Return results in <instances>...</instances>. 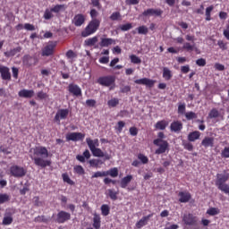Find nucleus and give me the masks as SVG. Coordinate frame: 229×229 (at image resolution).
Masks as SVG:
<instances>
[{
	"label": "nucleus",
	"instance_id": "nucleus-20",
	"mask_svg": "<svg viewBox=\"0 0 229 229\" xmlns=\"http://www.w3.org/2000/svg\"><path fill=\"white\" fill-rule=\"evenodd\" d=\"M19 98H25L26 99H30L35 96V91L33 89H21L18 92Z\"/></svg>",
	"mask_w": 229,
	"mask_h": 229
},
{
	"label": "nucleus",
	"instance_id": "nucleus-7",
	"mask_svg": "<svg viewBox=\"0 0 229 229\" xmlns=\"http://www.w3.org/2000/svg\"><path fill=\"white\" fill-rule=\"evenodd\" d=\"M182 223L185 226H198V216L192 213H185L182 216Z\"/></svg>",
	"mask_w": 229,
	"mask_h": 229
},
{
	"label": "nucleus",
	"instance_id": "nucleus-62",
	"mask_svg": "<svg viewBox=\"0 0 229 229\" xmlns=\"http://www.w3.org/2000/svg\"><path fill=\"white\" fill-rule=\"evenodd\" d=\"M76 56H78V55H77L76 53H74V51H72V50H68V51L66 52V58H68V59L76 58Z\"/></svg>",
	"mask_w": 229,
	"mask_h": 229
},
{
	"label": "nucleus",
	"instance_id": "nucleus-12",
	"mask_svg": "<svg viewBox=\"0 0 229 229\" xmlns=\"http://www.w3.org/2000/svg\"><path fill=\"white\" fill-rule=\"evenodd\" d=\"M0 74L2 80L4 81H12V73L10 72V68H8V66H0Z\"/></svg>",
	"mask_w": 229,
	"mask_h": 229
},
{
	"label": "nucleus",
	"instance_id": "nucleus-59",
	"mask_svg": "<svg viewBox=\"0 0 229 229\" xmlns=\"http://www.w3.org/2000/svg\"><path fill=\"white\" fill-rule=\"evenodd\" d=\"M33 203L35 207H42V205H44V203L40 201V198L38 196L33 198Z\"/></svg>",
	"mask_w": 229,
	"mask_h": 229
},
{
	"label": "nucleus",
	"instance_id": "nucleus-47",
	"mask_svg": "<svg viewBox=\"0 0 229 229\" xmlns=\"http://www.w3.org/2000/svg\"><path fill=\"white\" fill-rule=\"evenodd\" d=\"M131 28H133V25L131 23H125L119 26V30H121V31H130Z\"/></svg>",
	"mask_w": 229,
	"mask_h": 229
},
{
	"label": "nucleus",
	"instance_id": "nucleus-56",
	"mask_svg": "<svg viewBox=\"0 0 229 229\" xmlns=\"http://www.w3.org/2000/svg\"><path fill=\"white\" fill-rule=\"evenodd\" d=\"M124 126H126V123H124L123 121H119L117 123V127L115 128V130H117L118 133H121Z\"/></svg>",
	"mask_w": 229,
	"mask_h": 229
},
{
	"label": "nucleus",
	"instance_id": "nucleus-33",
	"mask_svg": "<svg viewBox=\"0 0 229 229\" xmlns=\"http://www.w3.org/2000/svg\"><path fill=\"white\" fill-rule=\"evenodd\" d=\"M89 163L90 167H95L96 169L101 167V165L105 164L101 159H90Z\"/></svg>",
	"mask_w": 229,
	"mask_h": 229
},
{
	"label": "nucleus",
	"instance_id": "nucleus-23",
	"mask_svg": "<svg viewBox=\"0 0 229 229\" xmlns=\"http://www.w3.org/2000/svg\"><path fill=\"white\" fill-rule=\"evenodd\" d=\"M86 142L90 151L95 149V148H99V140L98 139L92 140L90 138H87Z\"/></svg>",
	"mask_w": 229,
	"mask_h": 229
},
{
	"label": "nucleus",
	"instance_id": "nucleus-11",
	"mask_svg": "<svg viewBox=\"0 0 229 229\" xmlns=\"http://www.w3.org/2000/svg\"><path fill=\"white\" fill-rule=\"evenodd\" d=\"M56 47V43L50 42L48 43L41 52L42 56H52L55 55V48Z\"/></svg>",
	"mask_w": 229,
	"mask_h": 229
},
{
	"label": "nucleus",
	"instance_id": "nucleus-30",
	"mask_svg": "<svg viewBox=\"0 0 229 229\" xmlns=\"http://www.w3.org/2000/svg\"><path fill=\"white\" fill-rule=\"evenodd\" d=\"M182 49L187 51L188 53H192V51H198V47H196V44L191 45L189 42H186L182 46Z\"/></svg>",
	"mask_w": 229,
	"mask_h": 229
},
{
	"label": "nucleus",
	"instance_id": "nucleus-61",
	"mask_svg": "<svg viewBox=\"0 0 229 229\" xmlns=\"http://www.w3.org/2000/svg\"><path fill=\"white\" fill-rule=\"evenodd\" d=\"M196 64L199 65V67H205L207 65V60L199 58L196 61Z\"/></svg>",
	"mask_w": 229,
	"mask_h": 229
},
{
	"label": "nucleus",
	"instance_id": "nucleus-27",
	"mask_svg": "<svg viewBox=\"0 0 229 229\" xmlns=\"http://www.w3.org/2000/svg\"><path fill=\"white\" fill-rule=\"evenodd\" d=\"M13 223V216H12V214L6 213L3 218L2 225L4 226H10Z\"/></svg>",
	"mask_w": 229,
	"mask_h": 229
},
{
	"label": "nucleus",
	"instance_id": "nucleus-17",
	"mask_svg": "<svg viewBox=\"0 0 229 229\" xmlns=\"http://www.w3.org/2000/svg\"><path fill=\"white\" fill-rule=\"evenodd\" d=\"M116 41L111 38H101L99 46L100 47H109V46H115Z\"/></svg>",
	"mask_w": 229,
	"mask_h": 229
},
{
	"label": "nucleus",
	"instance_id": "nucleus-34",
	"mask_svg": "<svg viewBox=\"0 0 229 229\" xmlns=\"http://www.w3.org/2000/svg\"><path fill=\"white\" fill-rule=\"evenodd\" d=\"M163 78L165 80V81H169L173 78V72L169 68L164 67L163 68Z\"/></svg>",
	"mask_w": 229,
	"mask_h": 229
},
{
	"label": "nucleus",
	"instance_id": "nucleus-16",
	"mask_svg": "<svg viewBox=\"0 0 229 229\" xmlns=\"http://www.w3.org/2000/svg\"><path fill=\"white\" fill-rule=\"evenodd\" d=\"M72 22L77 28H80V26H83V24H85V15H83L81 13L76 14L73 17Z\"/></svg>",
	"mask_w": 229,
	"mask_h": 229
},
{
	"label": "nucleus",
	"instance_id": "nucleus-8",
	"mask_svg": "<svg viewBox=\"0 0 229 229\" xmlns=\"http://www.w3.org/2000/svg\"><path fill=\"white\" fill-rule=\"evenodd\" d=\"M54 221L58 225H64V223H67V221H71V213L61 210L55 215Z\"/></svg>",
	"mask_w": 229,
	"mask_h": 229
},
{
	"label": "nucleus",
	"instance_id": "nucleus-3",
	"mask_svg": "<svg viewBox=\"0 0 229 229\" xmlns=\"http://www.w3.org/2000/svg\"><path fill=\"white\" fill-rule=\"evenodd\" d=\"M65 10H67V5L65 4H56L52 8H47L45 10L43 18L45 21H49L51 19H53V17H55V15L53 13H60V12H65Z\"/></svg>",
	"mask_w": 229,
	"mask_h": 229
},
{
	"label": "nucleus",
	"instance_id": "nucleus-4",
	"mask_svg": "<svg viewBox=\"0 0 229 229\" xmlns=\"http://www.w3.org/2000/svg\"><path fill=\"white\" fill-rule=\"evenodd\" d=\"M153 144L158 147L155 151L156 155H164L165 151H169V142H167V140L156 139L154 140Z\"/></svg>",
	"mask_w": 229,
	"mask_h": 229
},
{
	"label": "nucleus",
	"instance_id": "nucleus-60",
	"mask_svg": "<svg viewBox=\"0 0 229 229\" xmlns=\"http://www.w3.org/2000/svg\"><path fill=\"white\" fill-rule=\"evenodd\" d=\"M89 15L91 17V21H94V19H98V16L99 15V13L97 12L96 9H91Z\"/></svg>",
	"mask_w": 229,
	"mask_h": 229
},
{
	"label": "nucleus",
	"instance_id": "nucleus-19",
	"mask_svg": "<svg viewBox=\"0 0 229 229\" xmlns=\"http://www.w3.org/2000/svg\"><path fill=\"white\" fill-rule=\"evenodd\" d=\"M180 203H189L192 195L189 191H181L178 194Z\"/></svg>",
	"mask_w": 229,
	"mask_h": 229
},
{
	"label": "nucleus",
	"instance_id": "nucleus-45",
	"mask_svg": "<svg viewBox=\"0 0 229 229\" xmlns=\"http://www.w3.org/2000/svg\"><path fill=\"white\" fill-rule=\"evenodd\" d=\"M209 119H216L219 117V111L216 108L211 109V111L208 114Z\"/></svg>",
	"mask_w": 229,
	"mask_h": 229
},
{
	"label": "nucleus",
	"instance_id": "nucleus-24",
	"mask_svg": "<svg viewBox=\"0 0 229 229\" xmlns=\"http://www.w3.org/2000/svg\"><path fill=\"white\" fill-rule=\"evenodd\" d=\"M201 146L204 148H214V138L205 137L201 141Z\"/></svg>",
	"mask_w": 229,
	"mask_h": 229
},
{
	"label": "nucleus",
	"instance_id": "nucleus-32",
	"mask_svg": "<svg viewBox=\"0 0 229 229\" xmlns=\"http://www.w3.org/2000/svg\"><path fill=\"white\" fill-rule=\"evenodd\" d=\"M98 36H94L93 38H89L84 41L85 46H88V47H92V46H96L98 41Z\"/></svg>",
	"mask_w": 229,
	"mask_h": 229
},
{
	"label": "nucleus",
	"instance_id": "nucleus-6",
	"mask_svg": "<svg viewBox=\"0 0 229 229\" xmlns=\"http://www.w3.org/2000/svg\"><path fill=\"white\" fill-rule=\"evenodd\" d=\"M26 173H28V170L22 166H19L17 165H13L10 167V174L14 178H24L26 176Z\"/></svg>",
	"mask_w": 229,
	"mask_h": 229
},
{
	"label": "nucleus",
	"instance_id": "nucleus-15",
	"mask_svg": "<svg viewBox=\"0 0 229 229\" xmlns=\"http://www.w3.org/2000/svg\"><path fill=\"white\" fill-rule=\"evenodd\" d=\"M134 83L136 85H146V87H149L150 89L155 86V81L148 78L138 79L134 81Z\"/></svg>",
	"mask_w": 229,
	"mask_h": 229
},
{
	"label": "nucleus",
	"instance_id": "nucleus-48",
	"mask_svg": "<svg viewBox=\"0 0 229 229\" xmlns=\"http://www.w3.org/2000/svg\"><path fill=\"white\" fill-rule=\"evenodd\" d=\"M130 60H131V64H142V60L136 55H131Z\"/></svg>",
	"mask_w": 229,
	"mask_h": 229
},
{
	"label": "nucleus",
	"instance_id": "nucleus-64",
	"mask_svg": "<svg viewBox=\"0 0 229 229\" xmlns=\"http://www.w3.org/2000/svg\"><path fill=\"white\" fill-rule=\"evenodd\" d=\"M37 97L38 99H46V98H47V93H44V91H38Z\"/></svg>",
	"mask_w": 229,
	"mask_h": 229
},
{
	"label": "nucleus",
	"instance_id": "nucleus-39",
	"mask_svg": "<svg viewBox=\"0 0 229 229\" xmlns=\"http://www.w3.org/2000/svg\"><path fill=\"white\" fill-rule=\"evenodd\" d=\"M137 31L139 35H148V33H149V29H148L145 25H142L137 28Z\"/></svg>",
	"mask_w": 229,
	"mask_h": 229
},
{
	"label": "nucleus",
	"instance_id": "nucleus-40",
	"mask_svg": "<svg viewBox=\"0 0 229 229\" xmlns=\"http://www.w3.org/2000/svg\"><path fill=\"white\" fill-rule=\"evenodd\" d=\"M102 216H108L110 214V207L106 204H103L100 208Z\"/></svg>",
	"mask_w": 229,
	"mask_h": 229
},
{
	"label": "nucleus",
	"instance_id": "nucleus-13",
	"mask_svg": "<svg viewBox=\"0 0 229 229\" xmlns=\"http://www.w3.org/2000/svg\"><path fill=\"white\" fill-rule=\"evenodd\" d=\"M67 89L70 94H72V96H75L76 98H80V96H81V88H80V86L77 84L71 83L68 85Z\"/></svg>",
	"mask_w": 229,
	"mask_h": 229
},
{
	"label": "nucleus",
	"instance_id": "nucleus-28",
	"mask_svg": "<svg viewBox=\"0 0 229 229\" xmlns=\"http://www.w3.org/2000/svg\"><path fill=\"white\" fill-rule=\"evenodd\" d=\"M199 137H201V132H199L198 131H194L188 134V140H189V142H195V140H198V139H199Z\"/></svg>",
	"mask_w": 229,
	"mask_h": 229
},
{
	"label": "nucleus",
	"instance_id": "nucleus-54",
	"mask_svg": "<svg viewBox=\"0 0 229 229\" xmlns=\"http://www.w3.org/2000/svg\"><path fill=\"white\" fill-rule=\"evenodd\" d=\"M217 46L222 49V51H226V49H228V43H225L223 40H218Z\"/></svg>",
	"mask_w": 229,
	"mask_h": 229
},
{
	"label": "nucleus",
	"instance_id": "nucleus-14",
	"mask_svg": "<svg viewBox=\"0 0 229 229\" xmlns=\"http://www.w3.org/2000/svg\"><path fill=\"white\" fill-rule=\"evenodd\" d=\"M69 115V109H59L55 116V123H58L60 124V121L62 119H67V116Z\"/></svg>",
	"mask_w": 229,
	"mask_h": 229
},
{
	"label": "nucleus",
	"instance_id": "nucleus-44",
	"mask_svg": "<svg viewBox=\"0 0 229 229\" xmlns=\"http://www.w3.org/2000/svg\"><path fill=\"white\" fill-rule=\"evenodd\" d=\"M107 105L109 108H115V106L119 105V98H112L111 100L107 101Z\"/></svg>",
	"mask_w": 229,
	"mask_h": 229
},
{
	"label": "nucleus",
	"instance_id": "nucleus-1",
	"mask_svg": "<svg viewBox=\"0 0 229 229\" xmlns=\"http://www.w3.org/2000/svg\"><path fill=\"white\" fill-rule=\"evenodd\" d=\"M32 151L33 154L30 156V158L33 160L35 165L42 169H46V167L51 165V160L46 159L49 158V150H47V148L39 146L33 148Z\"/></svg>",
	"mask_w": 229,
	"mask_h": 229
},
{
	"label": "nucleus",
	"instance_id": "nucleus-2",
	"mask_svg": "<svg viewBox=\"0 0 229 229\" xmlns=\"http://www.w3.org/2000/svg\"><path fill=\"white\" fill-rule=\"evenodd\" d=\"M99 26H101V20H91L85 27L84 30L81 31V37L87 38L90 37V35H94V33L99 30Z\"/></svg>",
	"mask_w": 229,
	"mask_h": 229
},
{
	"label": "nucleus",
	"instance_id": "nucleus-51",
	"mask_svg": "<svg viewBox=\"0 0 229 229\" xmlns=\"http://www.w3.org/2000/svg\"><path fill=\"white\" fill-rule=\"evenodd\" d=\"M104 176H106V171H98L94 173V174L91 176V179L94 180V178H103Z\"/></svg>",
	"mask_w": 229,
	"mask_h": 229
},
{
	"label": "nucleus",
	"instance_id": "nucleus-10",
	"mask_svg": "<svg viewBox=\"0 0 229 229\" xmlns=\"http://www.w3.org/2000/svg\"><path fill=\"white\" fill-rule=\"evenodd\" d=\"M83 139H85V134L81 132H69L66 134L67 142H70V140L78 142V140H83Z\"/></svg>",
	"mask_w": 229,
	"mask_h": 229
},
{
	"label": "nucleus",
	"instance_id": "nucleus-37",
	"mask_svg": "<svg viewBox=\"0 0 229 229\" xmlns=\"http://www.w3.org/2000/svg\"><path fill=\"white\" fill-rule=\"evenodd\" d=\"M73 173H75V174H79L80 176H83V174H85V169L81 165H76L73 167Z\"/></svg>",
	"mask_w": 229,
	"mask_h": 229
},
{
	"label": "nucleus",
	"instance_id": "nucleus-46",
	"mask_svg": "<svg viewBox=\"0 0 229 229\" xmlns=\"http://www.w3.org/2000/svg\"><path fill=\"white\" fill-rule=\"evenodd\" d=\"M109 19H110L111 21H121V20H122L121 13H120V12H114V13H113L110 15Z\"/></svg>",
	"mask_w": 229,
	"mask_h": 229
},
{
	"label": "nucleus",
	"instance_id": "nucleus-57",
	"mask_svg": "<svg viewBox=\"0 0 229 229\" xmlns=\"http://www.w3.org/2000/svg\"><path fill=\"white\" fill-rule=\"evenodd\" d=\"M129 133L131 137H137V135H139V129H137V127H131L129 129Z\"/></svg>",
	"mask_w": 229,
	"mask_h": 229
},
{
	"label": "nucleus",
	"instance_id": "nucleus-25",
	"mask_svg": "<svg viewBox=\"0 0 229 229\" xmlns=\"http://www.w3.org/2000/svg\"><path fill=\"white\" fill-rule=\"evenodd\" d=\"M21 51H22V47H17L15 48H12L11 50H9L7 52H4V55L7 58H10L12 56H15V55H17L18 53H21Z\"/></svg>",
	"mask_w": 229,
	"mask_h": 229
},
{
	"label": "nucleus",
	"instance_id": "nucleus-35",
	"mask_svg": "<svg viewBox=\"0 0 229 229\" xmlns=\"http://www.w3.org/2000/svg\"><path fill=\"white\" fill-rule=\"evenodd\" d=\"M131 180H133L132 175H127V176L123 177L121 181L122 189H126V187H128V183H130V182H131Z\"/></svg>",
	"mask_w": 229,
	"mask_h": 229
},
{
	"label": "nucleus",
	"instance_id": "nucleus-38",
	"mask_svg": "<svg viewBox=\"0 0 229 229\" xmlns=\"http://www.w3.org/2000/svg\"><path fill=\"white\" fill-rule=\"evenodd\" d=\"M117 194H119V192L115 191V190H113V189L107 190V195L109 196L110 199H112L113 201H115L117 199Z\"/></svg>",
	"mask_w": 229,
	"mask_h": 229
},
{
	"label": "nucleus",
	"instance_id": "nucleus-58",
	"mask_svg": "<svg viewBox=\"0 0 229 229\" xmlns=\"http://www.w3.org/2000/svg\"><path fill=\"white\" fill-rule=\"evenodd\" d=\"M221 157H222V158H229V147H225L221 151Z\"/></svg>",
	"mask_w": 229,
	"mask_h": 229
},
{
	"label": "nucleus",
	"instance_id": "nucleus-50",
	"mask_svg": "<svg viewBox=\"0 0 229 229\" xmlns=\"http://www.w3.org/2000/svg\"><path fill=\"white\" fill-rule=\"evenodd\" d=\"M184 114H185L187 121H192V119H197V117H198V114H196V113H194L192 111L185 113Z\"/></svg>",
	"mask_w": 229,
	"mask_h": 229
},
{
	"label": "nucleus",
	"instance_id": "nucleus-29",
	"mask_svg": "<svg viewBox=\"0 0 229 229\" xmlns=\"http://www.w3.org/2000/svg\"><path fill=\"white\" fill-rule=\"evenodd\" d=\"M167 126H169V122H167L165 120L158 121L155 124L156 130H161V131L165 130L167 128Z\"/></svg>",
	"mask_w": 229,
	"mask_h": 229
},
{
	"label": "nucleus",
	"instance_id": "nucleus-9",
	"mask_svg": "<svg viewBox=\"0 0 229 229\" xmlns=\"http://www.w3.org/2000/svg\"><path fill=\"white\" fill-rule=\"evenodd\" d=\"M162 9L148 8L142 13L143 17H162Z\"/></svg>",
	"mask_w": 229,
	"mask_h": 229
},
{
	"label": "nucleus",
	"instance_id": "nucleus-41",
	"mask_svg": "<svg viewBox=\"0 0 229 229\" xmlns=\"http://www.w3.org/2000/svg\"><path fill=\"white\" fill-rule=\"evenodd\" d=\"M10 195L6 193H0V205H3V203H7V201H10Z\"/></svg>",
	"mask_w": 229,
	"mask_h": 229
},
{
	"label": "nucleus",
	"instance_id": "nucleus-53",
	"mask_svg": "<svg viewBox=\"0 0 229 229\" xmlns=\"http://www.w3.org/2000/svg\"><path fill=\"white\" fill-rule=\"evenodd\" d=\"M36 223H48L49 219L46 216H38L35 218Z\"/></svg>",
	"mask_w": 229,
	"mask_h": 229
},
{
	"label": "nucleus",
	"instance_id": "nucleus-21",
	"mask_svg": "<svg viewBox=\"0 0 229 229\" xmlns=\"http://www.w3.org/2000/svg\"><path fill=\"white\" fill-rule=\"evenodd\" d=\"M170 130L171 131H174V133H178V131H182V130H183V123L180 121H174L170 124Z\"/></svg>",
	"mask_w": 229,
	"mask_h": 229
},
{
	"label": "nucleus",
	"instance_id": "nucleus-36",
	"mask_svg": "<svg viewBox=\"0 0 229 229\" xmlns=\"http://www.w3.org/2000/svg\"><path fill=\"white\" fill-rule=\"evenodd\" d=\"M106 176H111V178H117L119 176V169L117 167L111 168L106 171Z\"/></svg>",
	"mask_w": 229,
	"mask_h": 229
},
{
	"label": "nucleus",
	"instance_id": "nucleus-26",
	"mask_svg": "<svg viewBox=\"0 0 229 229\" xmlns=\"http://www.w3.org/2000/svg\"><path fill=\"white\" fill-rule=\"evenodd\" d=\"M93 228L100 229L101 228V216L98 213L93 215Z\"/></svg>",
	"mask_w": 229,
	"mask_h": 229
},
{
	"label": "nucleus",
	"instance_id": "nucleus-52",
	"mask_svg": "<svg viewBox=\"0 0 229 229\" xmlns=\"http://www.w3.org/2000/svg\"><path fill=\"white\" fill-rule=\"evenodd\" d=\"M138 158L143 165H146V164H148V162H149V159L148 158V157H146L142 153L138 154Z\"/></svg>",
	"mask_w": 229,
	"mask_h": 229
},
{
	"label": "nucleus",
	"instance_id": "nucleus-43",
	"mask_svg": "<svg viewBox=\"0 0 229 229\" xmlns=\"http://www.w3.org/2000/svg\"><path fill=\"white\" fill-rule=\"evenodd\" d=\"M221 211L219 210V208H209L207 210V214L208 216H217V214H219Z\"/></svg>",
	"mask_w": 229,
	"mask_h": 229
},
{
	"label": "nucleus",
	"instance_id": "nucleus-22",
	"mask_svg": "<svg viewBox=\"0 0 229 229\" xmlns=\"http://www.w3.org/2000/svg\"><path fill=\"white\" fill-rule=\"evenodd\" d=\"M152 216H153V214H149L146 216H143L140 221H138L136 223V228L140 229L143 226H146V225H148V221H149V219H151Z\"/></svg>",
	"mask_w": 229,
	"mask_h": 229
},
{
	"label": "nucleus",
	"instance_id": "nucleus-55",
	"mask_svg": "<svg viewBox=\"0 0 229 229\" xmlns=\"http://www.w3.org/2000/svg\"><path fill=\"white\" fill-rule=\"evenodd\" d=\"M185 109H186V106H185V103H180L178 105V114H180L181 115H183V114H185Z\"/></svg>",
	"mask_w": 229,
	"mask_h": 229
},
{
	"label": "nucleus",
	"instance_id": "nucleus-63",
	"mask_svg": "<svg viewBox=\"0 0 229 229\" xmlns=\"http://www.w3.org/2000/svg\"><path fill=\"white\" fill-rule=\"evenodd\" d=\"M87 106L94 107L96 106V100L95 99H88L86 100Z\"/></svg>",
	"mask_w": 229,
	"mask_h": 229
},
{
	"label": "nucleus",
	"instance_id": "nucleus-18",
	"mask_svg": "<svg viewBox=\"0 0 229 229\" xmlns=\"http://www.w3.org/2000/svg\"><path fill=\"white\" fill-rule=\"evenodd\" d=\"M91 153L93 155V157H98V158H103V157H105V160H110V155L108 154H105V152H103V150H101V148H95L91 150Z\"/></svg>",
	"mask_w": 229,
	"mask_h": 229
},
{
	"label": "nucleus",
	"instance_id": "nucleus-5",
	"mask_svg": "<svg viewBox=\"0 0 229 229\" xmlns=\"http://www.w3.org/2000/svg\"><path fill=\"white\" fill-rule=\"evenodd\" d=\"M97 83H98V85H101L102 87H112V85H115V76H101L97 80Z\"/></svg>",
	"mask_w": 229,
	"mask_h": 229
},
{
	"label": "nucleus",
	"instance_id": "nucleus-49",
	"mask_svg": "<svg viewBox=\"0 0 229 229\" xmlns=\"http://www.w3.org/2000/svg\"><path fill=\"white\" fill-rule=\"evenodd\" d=\"M182 146H183L184 149H186L187 151L194 150V145H192V143H191L189 141H183Z\"/></svg>",
	"mask_w": 229,
	"mask_h": 229
},
{
	"label": "nucleus",
	"instance_id": "nucleus-31",
	"mask_svg": "<svg viewBox=\"0 0 229 229\" xmlns=\"http://www.w3.org/2000/svg\"><path fill=\"white\" fill-rule=\"evenodd\" d=\"M23 65L26 67H31L33 65V56L25 55L22 58Z\"/></svg>",
	"mask_w": 229,
	"mask_h": 229
},
{
	"label": "nucleus",
	"instance_id": "nucleus-42",
	"mask_svg": "<svg viewBox=\"0 0 229 229\" xmlns=\"http://www.w3.org/2000/svg\"><path fill=\"white\" fill-rule=\"evenodd\" d=\"M62 178L65 183H68V185H74L75 183L74 181L71 180V177H69V174L66 173L62 174Z\"/></svg>",
	"mask_w": 229,
	"mask_h": 229
}]
</instances>
